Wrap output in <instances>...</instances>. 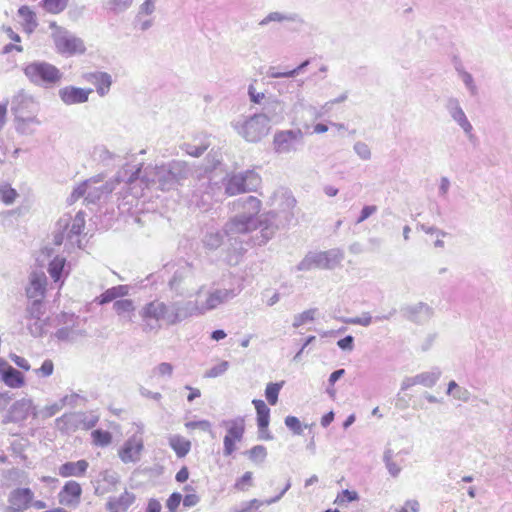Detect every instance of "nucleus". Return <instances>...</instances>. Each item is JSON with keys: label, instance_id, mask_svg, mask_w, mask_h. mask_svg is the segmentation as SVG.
Instances as JSON below:
<instances>
[{"label": "nucleus", "instance_id": "obj_43", "mask_svg": "<svg viewBox=\"0 0 512 512\" xmlns=\"http://www.w3.org/2000/svg\"><path fill=\"white\" fill-rule=\"evenodd\" d=\"M133 0H107L104 7L114 14H120L132 5Z\"/></svg>", "mask_w": 512, "mask_h": 512}, {"label": "nucleus", "instance_id": "obj_42", "mask_svg": "<svg viewBox=\"0 0 512 512\" xmlns=\"http://www.w3.org/2000/svg\"><path fill=\"white\" fill-rule=\"evenodd\" d=\"M26 313H27V318L29 320L42 319V316L45 313V307H44L43 301L40 299L32 300V302L26 308Z\"/></svg>", "mask_w": 512, "mask_h": 512}, {"label": "nucleus", "instance_id": "obj_47", "mask_svg": "<svg viewBox=\"0 0 512 512\" xmlns=\"http://www.w3.org/2000/svg\"><path fill=\"white\" fill-rule=\"evenodd\" d=\"M17 196V191L9 184H0V201H2L4 204H13Z\"/></svg>", "mask_w": 512, "mask_h": 512}, {"label": "nucleus", "instance_id": "obj_30", "mask_svg": "<svg viewBox=\"0 0 512 512\" xmlns=\"http://www.w3.org/2000/svg\"><path fill=\"white\" fill-rule=\"evenodd\" d=\"M271 22H293V23H302L303 20L297 13H282L279 11H273L268 13L263 19L260 20L259 26H267Z\"/></svg>", "mask_w": 512, "mask_h": 512}, {"label": "nucleus", "instance_id": "obj_13", "mask_svg": "<svg viewBox=\"0 0 512 512\" xmlns=\"http://www.w3.org/2000/svg\"><path fill=\"white\" fill-rule=\"evenodd\" d=\"M111 189L97 178H91L78 185L70 195V203L77 201L81 197H85V201L89 204H95L100 200L104 193H110Z\"/></svg>", "mask_w": 512, "mask_h": 512}, {"label": "nucleus", "instance_id": "obj_24", "mask_svg": "<svg viewBox=\"0 0 512 512\" xmlns=\"http://www.w3.org/2000/svg\"><path fill=\"white\" fill-rule=\"evenodd\" d=\"M47 278L44 273H32L26 295L31 300H43L46 292Z\"/></svg>", "mask_w": 512, "mask_h": 512}, {"label": "nucleus", "instance_id": "obj_61", "mask_svg": "<svg viewBox=\"0 0 512 512\" xmlns=\"http://www.w3.org/2000/svg\"><path fill=\"white\" fill-rule=\"evenodd\" d=\"M460 76H461L463 83L465 84L467 89L470 91V93L472 95H475L477 93V87L474 83V79H473L472 75L466 71H461Z\"/></svg>", "mask_w": 512, "mask_h": 512}, {"label": "nucleus", "instance_id": "obj_20", "mask_svg": "<svg viewBox=\"0 0 512 512\" xmlns=\"http://www.w3.org/2000/svg\"><path fill=\"white\" fill-rule=\"evenodd\" d=\"M401 313L407 320L420 324L426 322L430 318L432 309L426 303L418 302L416 304L402 307Z\"/></svg>", "mask_w": 512, "mask_h": 512}, {"label": "nucleus", "instance_id": "obj_17", "mask_svg": "<svg viewBox=\"0 0 512 512\" xmlns=\"http://www.w3.org/2000/svg\"><path fill=\"white\" fill-rule=\"evenodd\" d=\"M144 449V443L141 436L132 435L129 437L118 451L120 460L125 463H136L141 458Z\"/></svg>", "mask_w": 512, "mask_h": 512}, {"label": "nucleus", "instance_id": "obj_9", "mask_svg": "<svg viewBox=\"0 0 512 512\" xmlns=\"http://www.w3.org/2000/svg\"><path fill=\"white\" fill-rule=\"evenodd\" d=\"M223 196H225L223 180L219 183L210 177H202L199 179V185L194 191L192 201L206 211L211 207L213 201H218Z\"/></svg>", "mask_w": 512, "mask_h": 512}, {"label": "nucleus", "instance_id": "obj_14", "mask_svg": "<svg viewBox=\"0 0 512 512\" xmlns=\"http://www.w3.org/2000/svg\"><path fill=\"white\" fill-rule=\"evenodd\" d=\"M221 426L225 427L227 430V434L223 439V454L230 456L236 450L235 443L243 439L245 421L244 418L237 417L231 420H223Z\"/></svg>", "mask_w": 512, "mask_h": 512}, {"label": "nucleus", "instance_id": "obj_29", "mask_svg": "<svg viewBox=\"0 0 512 512\" xmlns=\"http://www.w3.org/2000/svg\"><path fill=\"white\" fill-rule=\"evenodd\" d=\"M33 500V492L30 488H17L9 495V503L13 506L28 509Z\"/></svg>", "mask_w": 512, "mask_h": 512}, {"label": "nucleus", "instance_id": "obj_41", "mask_svg": "<svg viewBox=\"0 0 512 512\" xmlns=\"http://www.w3.org/2000/svg\"><path fill=\"white\" fill-rule=\"evenodd\" d=\"M210 142L205 137L199 144L194 143H184L181 148L182 150L190 156L199 157L201 156L209 147Z\"/></svg>", "mask_w": 512, "mask_h": 512}, {"label": "nucleus", "instance_id": "obj_52", "mask_svg": "<svg viewBox=\"0 0 512 512\" xmlns=\"http://www.w3.org/2000/svg\"><path fill=\"white\" fill-rule=\"evenodd\" d=\"M173 365L168 362H162L155 366L151 371V376L171 378L173 374Z\"/></svg>", "mask_w": 512, "mask_h": 512}, {"label": "nucleus", "instance_id": "obj_31", "mask_svg": "<svg viewBox=\"0 0 512 512\" xmlns=\"http://www.w3.org/2000/svg\"><path fill=\"white\" fill-rule=\"evenodd\" d=\"M130 287L128 285H117L105 290L98 298L99 305H105L112 301L119 300L118 298L125 297L129 294Z\"/></svg>", "mask_w": 512, "mask_h": 512}, {"label": "nucleus", "instance_id": "obj_56", "mask_svg": "<svg viewBox=\"0 0 512 512\" xmlns=\"http://www.w3.org/2000/svg\"><path fill=\"white\" fill-rule=\"evenodd\" d=\"M249 458L252 461H264L267 456L266 448L263 445H256L249 450Z\"/></svg>", "mask_w": 512, "mask_h": 512}, {"label": "nucleus", "instance_id": "obj_55", "mask_svg": "<svg viewBox=\"0 0 512 512\" xmlns=\"http://www.w3.org/2000/svg\"><path fill=\"white\" fill-rule=\"evenodd\" d=\"M284 423L288 429H290L294 434L301 435L303 433V428L300 420L295 416H287L284 420Z\"/></svg>", "mask_w": 512, "mask_h": 512}, {"label": "nucleus", "instance_id": "obj_38", "mask_svg": "<svg viewBox=\"0 0 512 512\" xmlns=\"http://www.w3.org/2000/svg\"><path fill=\"white\" fill-rule=\"evenodd\" d=\"M416 376L418 385H423L424 387L431 388L440 379L441 370L438 367H434L430 371L422 372L420 374H417Z\"/></svg>", "mask_w": 512, "mask_h": 512}, {"label": "nucleus", "instance_id": "obj_26", "mask_svg": "<svg viewBox=\"0 0 512 512\" xmlns=\"http://www.w3.org/2000/svg\"><path fill=\"white\" fill-rule=\"evenodd\" d=\"M85 78L88 82L95 85L99 96L103 97L109 93L112 85V77L110 74L98 71L86 74Z\"/></svg>", "mask_w": 512, "mask_h": 512}, {"label": "nucleus", "instance_id": "obj_63", "mask_svg": "<svg viewBox=\"0 0 512 512\" xmlns=\"http://www.w3.org/2000/svg\"><path fill=\"white\" fill-rule=\"evenodd\" d=\"M32 407V400L23 398L14 403L13 410L20 411L23 416L26 415Z\"/></svg>", "mask_w": 512, "mask_h": 512}, {"label": "nucleus", "instance_id": "obj_23", "mask_svg": "<svg viewBox=\"0 0 512 512\" xmlns=\"http://www.w3.org/2000/svg\"><path fill=\"white\" fill-rule=\"evenodd\" d=\"M0 376L2 381L10 388H21L25 384L24 375L0 358Z\"/></svg>", "mask_w": 512, "mask_h": 512}, {"label": "nucleus", "instance_id": "obj_64", "mask_svg": "<svg viewBox=\"0 0 512 512\" xmlns=\"http://www.w3.org/2000/svg\"><path fill=\"white\" fill-rule=\"evenodd\" d=\"M19 15L24 18L28 24H32L34 27L37 25L35 21V14L27 6H22L18 11Z\"/></svg>", "mask_w": 512, "mask_h": 512}, {"label": "nucleus", "instance_id": "obj_33", "mask_svg": "<svg viewBox=\"0 0 512 512\" xmlns=\"http://www.w3.org/2000/svg\"><path fill=\"white\" fill-rule=\"evenodd\" d=\"M113 310L120 319L132 322V315L135 311L134 301L131 299H119L114 301Z\"/></svg>", "mask_w": 512, "mask_h": 512}, {"label": "nucleus", "instance_id": "obj_62", "mask_svg": "<svg viewBox=\"0 0 512 512\" xmlns=\"http://www.w3.org/2000/svg\"><path fill=\"white\" fill-rule=\"evenodd\" d=\"M248 96L252 103L261 104L262 101L266 100L265 94L263 92H258L253 85H249L248 87Z\"/></svg>", "mask_w": 512, "mask_h": 512}, {"label": "nucleus", "instance_id": "obj_7", "mask_svg": "<svg viewBox=\"0 0 512 512\" xmlns=\"http://www.w3.org/2000/svg\"><path fill=\"white\" fill-rule=\"evenodd\" d=\"M199 283V275L197 270L190 264L181 265L169 280V287L172 291L180 296L191 295L193 292L199 294L202 287L196 290Z\"/></svg>", "mask_w": 512, "mask_h": 512}, {"label": "nucleus", "instance_id": "obj_6", "mask_svg": "<svg viewBox=\"0 0 512 512\" xmlns=\"http://www.w3.org/2000/svg\"><path fill=\"white\" fill-rule=\"evenodd\" d=\"M261 183V177L253 170L227 174L223 177L225 196H235L241 193L256 191Z\"/></svg>", "mask_w": 512, "mask_h": 512}, {"label": "nucleus", "instance_id": "obj_50", "mask_svg": "<svg viewBox=\"0 0 512 512\" xmlns=\"http://www.w3.org/2000/svg\"><path fill=\"white\" fill-rule=\"evenodd\" d=\"M353 151L363 161H368L372 157L370 147L363 141L355 142L353 145Z\"/></svg>", "mask_w": 512, "mask_h": 512}, {"label": "nucleus", "instance_id": "obj_2", "mask_svg": "<svg viewBox=\"0 0 512 512\" xmlns=\"http://www.w3.org/2000/svg\"><path fill=\"white\" fill-rule=\"evenodd\" d=\"M260 229V236L256 238L258 245L266 244L279 229L277 214L273 211L260 215L259 219L236 214L224 226L226 236L233 237L238 234L250 233Z\"/></svg>", "mask_w": 512, "mask_h": 512}, {"label": "nucleus", "instance_id": "obj_34", "mask_svg": "<svg viewBox=\"0 0 512 512\" xmlns=\"http://www.w3.org/2000/svg\"><path fill=\"white\" fill-rule=\"evenodd\" d=\"M40 124L41 121L37 118V115L15 118V129L22 135H32Z\"/></svg>", "mask_w": 512, "mask_h": 512}, {"label": "nucleus", "instance_id": "obj_36", "mask_svg": "<svg viewBox=\"0 0 512 512\" xmlns=\"http://www.w3.org/2000/svg\"><path fill=\"white\" fill-rule=\"evenodd\" d=\"M169 445L178 458L185 457L191 449V442L180 435L171 436L169 438Z\"/></svg>", "mask_w": 512, "mask_h": 512}, {"label": "nucleus", "instance_id": "obj_4", "mask_svg": "<svg viewBox=\"0 0 512 512\" xmlns=\"http://www.w3.org/2000/svg\"><path fill=\"white\" fill-rule=\"evenodd\" d=\"M23 72L32 84L44 88L54 87L63 77V73L56 66L45 61L30 62Z\"/></svg>", "mask_w": 512, "mask_h": 512}, {"label": "nucleus", "instance_id": "obj_16", "mask_svg": "<svg viewBox=\"0 0 512 512\" xmlns=\"http://www.w3.org/2000/svg\"><path fill=\"white\" fill-rule=\"evenodd\" d=\"M265 120V124L271 129L285 120V104L276 98L269 97L263 103L262 111L257 113Z\"/></svg>", "mask_w": 512, "mask_h": 512}, {"label": "nucleus", "instance_id": "obj_28", "mask_svg": "<svg viewBox=\"0 0 512 512\" xmlns=\"http://www.w3.org/2000/svg\"><path fill=\"white\" fill-rule=\"evenodd\" d=\"M60 228L68 229L67 238L72 241L74 236H79L85 226V213L83 211L77 212L71 225L67 219H60L58 222Z\"/></svg>", "mask_w": 512, "mask_h": 512}, {"label": "nucleus", "instance_id": "obj_59", "mask_svg": "<svg viewBox=\"0 0 512 512\" xmlns=\"http://www.w3.org/2000/svg\"><path fill=\"white\" fill-rule=\"evenodd\" d=\"M181 501H183L182 495L179 492H174L169 496L166 506L170 512H177Z\"/></svg>", "mask_w": 512, "mask_h": 512}, {"label": "nucleus", "instance_id": "obj_60", "mask_svg": "<svg viewBox=\"0 0 512 512\" xmlns=\"http://www.w3.org/2000/svg\"><path fill=\"white\" fill-rule=\"evenodd\" d=\"M378 208L376 205H365L361 212H360V215L359 217L356 219V224H360L362 222H364L365 220H367L370 216H372L373 214H375L377 212Z\"/></svg>", "mask_w": 512, "mask_h": 512}, {"label": "nucleus", "instance_id": "obj_15", "mask_svg": "<svg viewBox=\"0 0 512 512\" xmlns=\"http://www.w3.org/2000/svg\"><path fill=\"white\" fill-rule=\"evenodd\" d=\"M11 111L15 118L35 116L39 111V104L32 95L20 90L12 98Z\"/></svg>", "mask_w": 512, "mask_h": 512}, {"label": "nucleus", "instance_id": "obj_1", "mask_svg": "<svg viewBox=\"0 0 512 512\" xmlns=\"http://www.w3.org/2000/svg\"><path fill=\"white\" fill-rule=\"evenodd\" d=\"M191 305L187 300L164 302L152 300L139 310L144 332H157L163 325L175 326L190 318Z\"/></svg>", "mask_w": 512, "mask_h": 512}, {"label": "nucleus", "instance_id": "obj_44", "mask_svg": "<svg viewBox=\"0 0 512 512\" xmlns=\"http://www.w3.org/2000/svg\"><path fill=\"white\" fill-rule=\"evenodd\" d=\"M69 0H42V6L45 11L51 14H59L63 12Z\"/></svg>", "mask_w": 512, "mask_h": 512}, {"label": "nucleus", "instance_id": "obj_40", "mask_svg": "<svg viewBox=\"0 0 512 512\" xmlns=\"http://www.w3.org/2000/svg\"><path fill=\"white\" fill-rule=\"evenodd\" d=\"M309 63L310 60L307 59L303 61L300 65H298L296 68L284 72H279L275 67H270L267 71V75L270 78H293L297 76L299 73H301L309 65Z\"/></svg>", "mask_w": 512, "mask_h": 512}, {"label": "nucleus", "instance_id": "obj_22", "mask_svg": "<svg viewBox=\"0 0 512 512\" xmlns=\"http://www.w3.org/2000/svg\"><path fill=\"white\" fill-rule=\"evenodd\" d=\"M82 495L81 485L74 481H67L58 493L59 503L65 506H75L80 502Z\"/></svg>", "mask_w": 512, "mask_h": 512}, {"label": "nucleus", "instance_id": "obj_3", "mask_svg": "<svg viewBox=\"0 0 512 512\" xmlns=\"http://www.w3.org/2000/svg\"><path fill=\"white\" fill-rule=\"evenodd\" d=\"M241 291V286L233 288H215L208 291L204 301L187 300V304L191 305L189 309L190 317L204 315L218 308L220 305L235 298Z\"/></svg>", "mask_w": 512, "mask_h": 512}, {"label": "nucleus", "instance_id": "obj_21", "mask_svg": "<svg viewBox=\"0 0 512 512\" xmlns=\"http://www.w3.org/2000/svg\"><path fill=\"white\" fill-rule=\"evenodd\" d=\"M445 108L447 109L451 118L463 129V131L470 135L473 127L466 117L465 112L460 106L459 100L454 97L447 99Z\"/></svg>", "mask_w": 512, "mask_h": 512}, {"label": "nucleus", "instance_id": "obj_39", "mask_svg": "<svg viewBox=\"0 0 512 512\" xmlns=\"http://www.w3.org/2000/svg\"><path fill=\"white\" fill-rule=\"evenodd\" d=\"M224 235L225 232L222 233L218 230L207 231L202 240L204 247L209 250L218 249L223 243Z\"/></svg>", "mask_w": 512, "mask_h": 512}, {"label": "nucleus", "instance_id": "obj_8", "mask_svg": "<svg viewBox=\"0 0 512 512\" xmlns=\"http://www.w3.org/2000/svg\"><path fill=\"white\" fill-rule=\"evenodd\" d=\"M344 259V252L339 248L324 252H309L297 265L298 271H309L313 268L334 269Z\"/></svg>", "mask_w": 512, "mask_h": 512}, {"label": "nucleus", "instance_id": "obj_11", "mask_svg": "<svg viewBox=\"0 0 512 512\" xmlns=\"http://www.w3.org/2000/svg\"><path fill=\"white\" fill-rule=\"evenodd\" d=\"M143 180H145L147 187H155L162 191H169L176 187L168 163L146 167Z\"/></svg>", "mask_w": 512, "mask_h": 512}, {"label": "nucleus", "instance_id": "obj_19", "mask_svg": "<svg viewBox=\"0 0 512 512\" xmlns=\"http://www.w3.org/2000/svg\"><path fill=\"white\" fill-rule=\"evenodd\" d=\"M92 91L90 88L65 86L58 90V96L65 105H76L87 102Z\"/></svg>", "mask_w": 512, "mask_h": 512}, {"label": "nucleus", "instance_id": "obj_25", "mask_svg": "<svg viewBox=\"0 0 512 512\" xmlns=\"http://www.w3.org/2000/svg\"><path fill=\"white\" fill-rule=\"evenodd\" d=\"M83 421V413H69L57 418L55 424L57 429L62 433H69L79 429Z\"/></svg>", "mask_w": 512, "mask_h": 512}, {"label": "nucleus", "instance_id": "obj_32", "mask_svg": "<svg viewBox=\"0 0 512 512\" xmlns=\"http://www.w3.org/2000/svg\"><path fill=\"white\" fill-rule=\"evenodd\" d=\"M168 166L176 186L180 185L182 181L191 175V168L185 161L173 160L168 163Z\"/></svg>", "mask_w": 512, "mask_h": 512}, {"label": "nucleus", "instance_id": "obj_35", "mask_svg": "<svg viewBox=\"0 0 512 512\" xmlns=\"http://www.w3.org/2000/svg\"><path fill=\"white\" fill-rule=\"evenodd\" d=\"M257 412V425L260 432L266 430L270 421V409L263 400L254 399L252 401Z\"/></svg>", "mask_w": 512, "mask_h": 512}, {"label": "nucleus", "instance_id": "obj_46", "mask_svg": "<svg viewBox=\"0 0 512 512\" xmlns=\"http://www.w3.org/2000/svg\"><path fill=\"white\" fill-rule=\"evenodd\" d=\"M93 443L97 446H108L112 441V435L109 431L96 429L91 433Z\"/></svg>", "mask_w": 512, "mask_h": 512}, {"label": "nucleus", "instance_id": "obj_53", "mask_svg": "<svg viewBox=\"0 0 512 512\" xmlns=\"http://www.w3.org/2000/svg\"><path fill=\"white\" fill-rule=\"evenodd\" d=\"M229 368V362L228 361H221L219 364L213 366L210 368L206 373L205 377L208 378H216L218 376L223 375Z\"/></svg>", "mask_w": 512, "mask_h": 512}, {"label": "nucleus", "instance_id": "obj_18", "mask_svg": "<svg viewBox=\"0 0 512 512\" xmlns=\"http://www.w3.org/2000/svg\"><path fill=\"white\" fill-rule=\"evenodd\" d=\"M261 206V201L255 196L241 197L232 203V209L237 212V214L245 215L246 217L254 219L260 218L261 214L259 213Z\"/></svg>", "mask_w": 512, "mask_h": 512}, {"label": "nucleus", "instance_id": "obj_58", "mask_svg": "<svg viewBox=\"0 0 512 512\" xmlns=\"http://www.w3.org/2000/svg\"><path fill=\"white\" fill-rule=\"evenodd\" d=\"M53 371H54V364H53L52 360L46 359L42 363L41 367L35 370V373L41 377H49L53 374Z\"/></svg>", "mask_w": 512, "mask_h": 512}, {"label": "nucleus", "instance_id": "obj_54", "mask_svg": "<svg viewBox=\"0 0 512 512\" xmlns=\"http://www.w3.org/2000/svg\"><path fill=\"white\" fill-rule=\"evenodd\" d=\"M158 0H144V2L139 6L138 20L144 15H152L156 10V3Z\"/></svg>", "mask_w": 512, "mask_h": 512}, {"label": "nucleus", "instance_id": "obj_57", "mask_svg": "<svg viewBox=\"0 0 512 512\" xmlns=\"http://www.w3.org/2000/svg\"><path fill=\"white\" fill-rule=\"evenodd\" d=\"M372 320V316L368 312H364L361 316L349 318L346 320V323L368 327L372 323Z\"/></svg>", "mask_w": 512, "mask_h": 512}, {"label": "nucleus", "instance_id": "obj_48", "mask_svg": "<svg viewBox=\"0 0 512 512\" xmlns=\"http://www.w3.org/2000/svg\"><path fill=\"white\" fill-rule=\"evenodd\" d=\"M359 494L348 489L342 490L336 497L334 503L338 506H346L348 503L358 501Z\"/></svg>", "mask_w": 512, "mask_h": 512}, {"label": "nucleus", "instance_id": "obj_12", "mask_svg": "<svg viewBox=\"0 0 512 512\" xmlns=\"http://www.w3.org/2000/svg\"><path fill=\"white\" fill-rule=\"evenodd\" d=\"M52 39L56 51L61 55L73 56L86 51L84 41L68 30H58L57 33H52Z\"/></svg>", "mask_w": 512, "mask_h": 512}, {"label": "nucleus", "instance_id": "obj_49", "mask_svg": "<svg viewBox=\"0 0 512 512\" xmlns=\"http://www.w3.org/2000/svg\"><path fill=\"white\" fill-rule=\"evenodd\" d=\"M27 325L29 333L33 337H41L45 333L46 320L43 319H32Z\"/></svg>", "mask_w": 512, "mask_h": 512}, {"label": "nucleus", "instance_id": "obj_5", "mask_svg": "<svg viewBox=\"0 0 512 512\" xmlns=\"http://www.w3.org/2000/svg\"><path fill=\"white\" fill-rule=\"evenodd\" d=\"M231 126L239 136L251 143L259 142L270 131L265 120L257 113L251 116L241 115L231 122Z\"/></svg>", "mask_w": 512, "mask_h": 512}, {"label": "nucleus", "instance_id": "obj_51", "mask_svg": "<svg viewBox=\"0 0 512 512\" xmlns=\"http://www.w3.org/2000/svg\"><path fill=\"white\" fill-rule=\"evenodd\" d=\"M316 309H308L294 316L293 327L298 328L307 322L314 320Z\"/></svg>", "mask_w": 512, "mask_h": 512}, {"label": "nucleus", "instance_id": "obj_27", "mask_svg": "<svg viewBox=\"0 0 512 512\" xmlns=\"http://www.w3.org/2000/svg\"><path fill=\"white\" fill-rule=\"evenodd\" d=\"M89 467L88 461L81 459L76 462H65L58 468V474L63 477H82Z\"/></svg>", "mask_w": 512, "mask_h": 512}, {"label": "nucleus", "instance_id": "obj_10", "mask_svg": "<svg viewBox=\"0 0 512 512\" xmlns=\"http://www.w3.org/2000/svg\"><path fill=\"white\" fill-rule=\"evenodd\" d=\"M304 146V133L301 129L277 131L273 137V148L277 154L295 153Z\"/></svg>", "mask_w": 512, "mask_h": 512}, {"label": "nucleus", "instance_id": "obj_45", "mask_svg": "<svg viewBox=\"0 0 512 512\" xmlns=\"http://www.w3.org/2000/svg\"><path fill=\"white\" fill-rule=\"evenodd\" d=\"M284 382L269 383L265 389V397L270 405H276L278 396Z\"/></svg>", "mask_w": 512, "mask_h": 512}, {"label": "nucleus", "instance_id": "obj_37", "mask_svg": "<svg viewBox=\"0 0 512 512\" xmlns=\"http://www.w3.org/2000/svg\"><path fill=\"white\" fill-rule=\"evenodd\" d=\"M66 259L61 256L54 257L48 265V273L51 278L58 282L62 279L65 273Z\"/></svg>", "mask_w": 512, "mask_h": 512}]
</instances>
